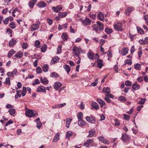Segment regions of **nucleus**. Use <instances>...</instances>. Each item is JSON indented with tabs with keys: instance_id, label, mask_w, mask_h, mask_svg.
<instances>
[{
	"instance_id": "20",
	"label": "nucleus",
	"mask_w": 148,
	"mask_h": 148,
	"mask_svg": "<svg viewBox=\"0 0 148 148\" xmlns=\"http://www.w3.org/2000/svg\"><path fill=\"white\" fill-rule=\"evenodd\" d=\"M91 106L92 107L94 108L96 110H98L99 107L98 104L96 102H93L91 104Z\"/></svg>"
},
{
	"instance_id": "17",
	"label": "nucleus",
	"mask_w": 148,
	"mask_h": 148,
	"mask_svg": "<svg viewBox=\"0 0 148 148\" xmlns=\"http://www.w3.org/2000/svg\"><path fill=\"white\" fill-rule=\"evenodd\" d=\"M140 86L137 84V82H135L133 84L132 88L134 90H136L139 89L140 88Z\"/></svg>"
},
{
	"instance_id": "21",
	"label": "nucleus",
	"mask_w": 148,
	"mask_h": 148,
	"mask_svg": "<svg viewBox=\"0 0 148 148\" xmlns=\"http://www.w3.org/2000/svg\"><path fill=\"white\" fill-rule=\"evenodd\" d=\"M37 0H32L29 2V7L31 8H33V6L35 3H36Z\"/></svg>"
},
{
	"instance_id": "36",
	"label": "nucleus",
	"mask_w": 148,
	"mask_h": 148,
	"mask_svg": "<svg viewBox=\"0 0 148 148\" xmlns=\"http://www.w3.org/2000/svg\"><path fill=\"white\" fill-rule=\"evenodd\" d=\"M133 10L132 8L128 7L125 11V12L126 14L128 15L130 12H131Z\"/></svg>"
},
{
	"instance_id": "44",
	"label": "nucleus",
	"mask_w": 148,
	"mask_h": 148,
	"mask_svg": "<svg viewBox=\"0 0 148 148\" xmlns=\"http://www.w3.org/2000/svg\"><path fill=\"white\" fill-rule=\"evenodd\" d=\"M134 67L136 69L140 70L141 66L140 64L139 63H137L134 65Z\"/></svg>"
},
{
	"instance_id": "14",
	"label": "nucleus",
	"mask_w": 148,
	"mask_h": 148,
	"mask_svg": "<svg viewBox=\"0 0 148 148\" xmlns=\"http://www.w3.org/2000/svg\"><path fill=\"white\" fill-rule=\"evenodd\" d=\"M93 143V140L89 139L87 140L84 143V146L86 147H89V145Z\"/></svg>"
},
{
	"instance_id": "58",
	"label": "nucleus",
	"mask_w": 148,
	"mask_h": 148,
	"mask_svg": "<svg viewBox=\"0 0 148 148\" xmlns=\"http://www.w3.org/2000/svg\"><path fill=\"white\" fill-rule=\"evenodd\" d=\"M9 26L12 29H14L16 27L15 24L13 22H11L9 24Z\"/></svg>"
},
{
	"instance_id": "2",
	"label": "nucleus",
	"mask_w": 148,
	"mask_h": 148,
	"mask_svg": "<svg viewBox=\"0 0 148 148\" xmlns=\"http://www.w3.org/2000/svg\"><path fill=\"white\" fill-rule=\"evenodd\" d=\"M25 115L29 117H33L34 113V111L32 110H29L28 109H25Z\"/></svg>"
},
{
	"instance_id": "37",
	"label": "nucleus",
	"mask_w": 148,
	"mask_h": 148,
	"mask_svg": "<svg viewBox=\"0 0 148 148\" xmlns=\"http://www.w3.org/2000/svg\"><path fill=\"white\" fill-rule=\"evenodd\" d=\"M49 69V66L46 64L44 65L43 66V70L44 72H46L48 71Z\"/></svg>"
},
{
	"instance_id": "28",
	"label": "nucleus",
	"mask_w": 148,
	"mask_h": 148,
	"mask_svg": "<svg viewBox=\"0 0 148 148\" xmlns=\"http://www.w3.org/2000/svg\"><path fill=\"white\" fill-rule=\"evenodd\" d=\"M63 68L66 71L67 73L69 74L71 70L70 67L69 65H66L63 66Z\"/></svg>"
},
{
	"instance_id": "30",
	"label": "nucleus",
	"mask_w": 148,
	"mask_h": 148,
	"mask_svg": "<svg viewBox=\"0 0 148 148\" xmlns=\"http://www.w3.org/2000/svg\"><path fill=\"white\" fill-rule=\"evenodd\" d=\"M86 122H85L82 119L78 120V124L80 126H83L86 125Z\"/></svg>"
},
{
	"instance_id": "40",
	"label": "nucleus",
	"mask_w": 148,
	"mask_h": 148,
	"mask_svg": "<svg viewBox=\"0 0 148 148\" xmlns=\"http://www.w3.org/2000/svg\"><path fill=\"white\" fill-rule=\"evenodd\" d=\"M50 76L51 77H57L59 76V75L57 73L53 72L51 73Z\"/></svg>"
},
{
	"instance_id": "27",
	"label": "nucleus",
	"mask_w": 148,
	"mask_h": 148,
	"mask_svg": "<svg viewBox=\"0 0 148 148\" xmlns=\"http://www.w3.org/2000/svg\"><path fill=\"white\" fill-rule=\"evenodd\" d=\"M23 56V53L22 52H18L16 54L14 55V56L18 58H21Z\"/></svg>"
},
{
	"instance_id": "47",
	"label": "nucleus",
	"mask_w": 148,
	"mask_h": 148,
	"mask_svg": "<svg viewBox=\"0 0 148 148\" xmlns=\"http://www.w3.org/2000/svg\"><path fill=\"white\" fill-rule=\"evenodd\" d=\"M106 32L108 34H110L112 32V30L108 28H106L105 29Z\"/></svg>"
},
{
	"instance_id": "33",
	"label": "nucleus",
	"mask_w": 148,
	"mask_h": 148,
	"mask_svg": "<svg viewBox=\"0 0 148 148\" xmlns=\"http://www.w3.org/2000/svg\"><path fill=\"white\" fill-rule=\"evenodd\" d=\"M98 25L99 26V29L100 30H102L103 29L104 27L103 24L99 21H97V22Z\"/></svg>"
},
{
	"instance_id": "51",
	"label": "nucleus",
	"mask_w": 148,
	"mask_h": 148,
	"mask_svg": "<svg viewBox=\"0 0 148 148\" xmlns=\"http://www.w3.org/2000/svg\"><path fill=\"white\" fill-rule=\"evenodd\" d=\"M47 49V46L46 45H44L41 48V51L42 52H45Z\"/></svg>"
},
{
	"instance_id": "16",
	"label": "nucleus",
	"mask_w": 148,
	"mask_h": 148,
	"mask_svg": "<svg viewBox=\"0 0 148 148\" xmlns=\"http://www.w3.org/2000/svg\"><path fill=\"white\" fill-rule=\"evenodd\" d=\"M97 17L100 21H103L104 16L103 14L101 12H99L97 15Z\"/></svg>"
},
{
	"instance_id": "45",
	"label": "nucleus",
	"mask_w": 148,
	"mask_h": 148,
	"mask_svg": "<svg viewBox=\"0 0 148 148\" xmlns=\"http://www.w3.org/2000/svg\"><path fill=\"white\" fill-rule=\"evenodd\" d=\"M92 27L93 28V30H95L96 32H97L98 29V25L97 24L93 25L92 26Z\"/></svg>"
},
{
	"instance_id": "22",
	"label": "nucleus",
	"mask_w": 148,
	"mask_h": 148,
	"mask_svg": "<svg viewBox=\"0 0 148 148\" xmlns=\"http://www.w3.org/2000/svg\"><path fill=\"white\" fill-rule=\"evenodd\" d=\"M40 80L41 82L43 84L46 85L48 83V81L46 77L43 78L42 77H41L40 78Z\"/></svg>"
},
{
	"instance_id": "6",
	"label": "nucleus",
	"mask_w": 148,
	"mask_h": 148,
	"mask_svg": "<svg viewBox=\"0 0 148 148\" xmlns=\"http://www.w3.org/2000/svg\"><path fill=\"white\" fill-rule=\"evenodd\" d=\"M91 20L89 18H86L85 19L82 21L83 24L85 26L89 25L90 24Z\"/></svg>"
},
{
	"instance_id": "46",
	"label": "nucleus",
	"mask_w": 148,
	"mask_h": 148,
	"mask_svg": "<svg viewBox=\"0 0 148 148\" xmlns=\"http://www.w3.org/2000/svg\"><path fill=\"white\" fill-rule=\"evenodd\" d=\"M4 83L5 84L10 85V79L9 77H8L6 78L5 81L4 82Z\"/></svg>"
},
{
	"instance_id": "8",
	"label": "nucleus",
	"mask_w": 148,
	"mask_h": 148,
	"mask_svg": "<svg viewBox=\"0 0 148 148\" xmlns=\"http://www.w3.org/2000/svg\"><path fill=\"white\" fill-rule=\"evenodd\" d=\"M36 91L37 92H45L46 90L45 88L43 86H40L38 87Z\"/></svg>"
},
{
	"instance_id": "63",
	"label": "nucleus",
	"mask_w": 148,
	"mask_h": 148,
	"mask_svg": "<svg viewBox=\"0 0 148 148\" xmlns=\"http://www.w3.org/2000/svg\"><path fill=\"white\" fill-rule=\"evenodd\" d=\"M47 23H48V24L50 25H52L53 23V20L51 19H49L48 18H47Z\"/></svg>"
},
{
	"instance_id": "49",
	"label": "nucleus",
	"mask_w": 148,
	"mask_h": 148,
	"mask_svg": "<svg viewBox=\"0 0 148 148\" xmlns=\"http://www.w3.org/2000/svg\"><path fill=\"white\" fill-rule=\"evenodd\" d=\"M20 10L17 8H15L13 10L12 12V15L13 16L15 17V15L14 14L15 13L17 12H20Z\"/></svg>"
},
{
	"instance_id": "50",
	"label": "nucleus",
	"mask_w": 148,
	"mask_h": 148,
	"mask_svg": "<svg viewBox=\"0 0 148 148\" xmlns=\"http://www.w3.org/2000/svg\"><path fill=\"white\" fill-rule=\"evenodd\" d=\"M28 44L27 42H23L22 45L21 47L23 49H26L28 47Z\"/></svg>"
},
{
	"instance_id": "4",
	"label": "nucleus",
	"mask_w": 148,
	"mask_h": 148,
	"mask_svg": "<svg viewBox=\"0 0 148 148\" xmlns=\"http://www.w3.org/2000/svg\"><path fill=\"white\" fill-rule=\"evenodd\" d=\"M85 119L86 121L89 123L92 124H94L95 123V118L92 115H90V116H87Z\"/></svg>"
},
{
	"instance_id": "11",
	"label": "nucleus",
	"mask_w": 148,
	"mask_h": 148,
	"mask_svg": "<svg viewBox=\"0 0 148 148\" xmlns=\"http://www.w3.org/2000/svg\"><path fill=\"white\" fill-rule=\"evenodd\" d=\"M121 139L123 141L127 142L130 140V138L128 135L125 134H123L122 135Z\"/></svg>"
},
{
	"instance_id": "31",
	"label": "nucleus",
	"mask_w": 148,
	"mask_h": 148,
	"mask_svg": "<svg viewBox=\"0 0 148 148\" xmlns=\"http://www.w3.org/2000/svg\"><path fill=\"white\" fill-rule=\"evenodd\" d=\"M72 119L70 118H67L66 119V125L67 128L69 127L70 124L72 121Z\"/></svg>"
},
{
	"instance_id": "3",
	"label": "nucleus",
	"mask_w": 148,
	"mask_h": 148,
	"mask_svg": "<svg viewBox=\"0 0 148 148\" xmlns=\"http://www.w3.org/2000/svg\"><path fill=\"white\" fill-rule=\"evenodd\" d=\"M122 26L123 24L122 23H119L114 25V27L116 30L122 31L123 30L122 28Z\"/></svg>"
},
{
	"instance_id": "1",
	"label": "nucleus",
	"mask_w": 148,
	"mask_h": 148,
	"mask_svg": "<svg viewBox=\"0 0 148 148\" xmlns=\"http://www.w3.org/2000/svg\"><path fill=\"white\" fill-rule=\"evenodd\" d=\"M16 94L18 97H20L22 95V97L25 96L27 92V88L25 87H23L22 90H18L16 91Z\"/></svg>"
},
{
	"instance_id": "42",
	"label": "nucleus",
	"mask_w": 148,
	"mask_h": 148,
	"mask_svg": "<svg viewBox=\"0 0 148 148\" xmlns=\"http://www.w3.org/2000/svg\"><path fill=\"white\" fill-rule=\"evenodd\" d=\"M11 115H13L15 112V109H14L10 108L9 109L8 111Z\"/></svg>"
},
{
	"instance_id": "55",
	"label": "nucleus",
	"mask_w": 148,
	"mask_h": 148,
	"mask_svg": "<svg viewBox=\"0 0 148 148\" xmlns=\"http://www.w3.org/2000/svg\"><path fill=\"white\" fill-rule=\"evenodd\" d=\"M90 18L93 20H95L96 18V14H89Z\"/></svg>"
},
{
	"instance_id": "9",
	"label": "nucleus",
	"mask_w": 148,
	"mask_h": 148,
	"mask_svg": "<svg viewBox=\"0 0 148 148\" xmlns=\"http://www.w3.org/2000/svg\"><path fill=\"white\" fill-rule=\"evenodd\" d=\"M99 139L100 141H101L105 144L108 145L109 144V142L103 137L99 136Z\"/></svg>"
},
{
	"instance_id": "52",
	"label": "nucleus",
	"mask_w": 148,
	"mask_h": 148,
	"mask_svg": "<svg viewBox=\"0 0 148 148\" xmlns=\"http://www.w3.org/2000/svg\"><path fill=\"white\" fill-rule=\"evenodd\" d=\"M132 82L129 80H127L125 81V84L127 86H131L132 85Z\"/></svg>"
},
{
	"instance_id": "41",
	"label": "nucleus",
	"mask_w": 148,
	"mask_h": 148,
	"mask_svg": "<svg viewBox=\"0 0 148 148\" xmlns=\"http://www.w3.org/2000/svg\"><path fill=\"white\" fill-rule=\"evenodd\" d=\"M77 117L78 120L82 119L83 114L82 113L80 112L78 114Z\"/></svg>"
},
{
	"instance_id": "48",
	"label": "nucleus",
	"mask_w": 148,
	"mask_h": 148,
	"mask_svg": "<svg viewBox=\"0 0 148 148\" xmlns=\"http://www.w3.org/2000/svg\"><path fill=\"white\" fill-rule=\"evenodd\" d=\"M72 135V133L71 131H69L67 132L66 134V137L67 138H69Z\"/></svg>"
},
{
	"instance_id": "13",
	"label": "nucleus",
	"mask_w": 148,
	"mask_h": 148,
	"mask_svg": "<svg viewBox=\"0 0 148 148\" xmlns=\"http://www.w3.org/2000/svg\"><path fill=\"white\" fill-rule=\"evenodd\" d=\"M62 85V84L61 82H57L55 83L53 87L54 89H55L56 90H58L59 88Z\"/></svg>"
},
{
	"instance_id": "18",
	"label": "nucleus",
	"mask_w": 148,
	"mask_h": 148,
	"mask_svg": "<svg viewBox=\"0 0 148 148\" xmlns=\"http://www.w3.org/2000/svg\"><path fill=\"white\" fill-rule=\"evenodd\" d=\"M97 66L99 68H101L104 65L102 60L101 59H99L97 61Z\"/></svg>"
},
{
	"instance_id": "62",
	"label": "nucleus",
	"mask_w": 148,
	"mask_h": 148,
	"mask_svg": "<svg viewBox=\"0 0 148 148\" xmlns=\"http://www.w3.org/2000/svg\"><path fill=\"white\" fill-rule=\"evenodd\" d=\"M104 99L107 102L110 103L111 102V100L108 97V96L106 95L105 96Z\"/></svg>"
},
{
	"instance_id": "7",
	"label": "nucleus",
	"mask_w": 148,
	"mask_h": 148,
	"mask_svg": "<svg viewBox=\"0 0 148 148\" xmlns=\"http://www.w3.org/2000/svg\"><path fill=\"white\" fill-rule=\"evenodd\" d=\"M73 51L74 52V55L77 57H79L80 54L79 50L76 47H74L73 48Z\"/></svg>"
},
{
	"instance_id": "64",
	"label": "nucleus",
	"mask_w": 148,
	"mask_h": 148,
	"mask_svg": "<svg viewBox=\"0 0 148 148\" xmlns=\"http://www.w3.org/2000/svg\"><path fill=\"white\" fill-rule=\"evenodd\" d=\"M98 82L97 79H96L95 82H93L91 84V86H95L97 85Z\"/></svg>"
},
{
	"instance_id": "34",
	"label": "nucleus",
	"mask_w": 148,
	"mask_h": 148,
	"mask_svg": "<svg viewBox=\"0 0 148 148\" xmlns=\"http://www.w3.org/2000/svg\"><path fill=\"white\" fill-rule=\"evenodd\" d=\"M103 90L104 92L106 93L107 94L110 93L111 92L110 90L108 87H106V88L104 87L103 88Z\"/></svg>"
},
{
	"instance_id": "10",
	"label": "nucleus",
	"mask_w": 148,
	"mask_h": 148,
	"mask_svg": "<svg viewBox=\"0 0 148 148\" xmlns=\"http://www.w3.org/2000/svg\"><path fill=\"white\" fill-rule=\"evenodd\" d=\"M59 58L57 56L54 57L51 60L50 64L53 65L57 63L59 61Z\"/></svg>"
},
{
	"instance_id": "53",
	"label": "nucleus",
	"mask_w": 148,
	"mask_h": 148,
	"mask_svg": "<svg viewBox=\"0 0 148 148\" xmlns=\"http://www.w3.org/2000/svg\"><path fill=\"white\" fill-rule=\"evenodd\" d=\"M38 6L40 7L43 8L46 6V4L44 2H40L39 3Z\"/></svg>"
},
{
	"instance_id": "24",
	"label": "nucleus",
	"mask_w": 148,
	"mask_h": 148,
	"mask_svg": "<svg viewBox=\"0 0 148 148\" xmlns=\"http://www.w3.org/2000/svg\"><path fill=\"white\" fill-rule=\"evenodd\" d=\"M89 135L88 136V137L89 138L93 136L95 134V131L94 130L92 129L88 131Z\"/></svg>"
},
{
	"instance_id": "35",
	"label": "nucleus",
	"mask_w": 148,
	"mask_h": 148,
	"mask_svg": "<svg viewBox=\"0 0 148 148\" xmlns=\"http://www.w3.org/2000/svg\"><path fill=\"white\" fill-rule=\"evenodd\" d=\"M67 14L66 12H61L59 14V16L61 18H63L65 17Z\"/></svg>"
},
{
	"instance_id": "32",
	"label": "nucleus",
	"mask_w": 148,
	"mask_h": 148,
	"mask_svg": "<svg viewBox=\"0 0 148 148\" xmlns=\"http://www.w3.org/2000/svg\"><path fill=\"white\" fill-rule=\"evenodd\" d=\"M128 48H123V51L121 52V54L123 56H125L128 53Z\"/></svg>"
},
{
	"instance_id": "38",
	"label": "nucleus",
	"mask_w": 148,
	"mask_h": 148,
	"mask_svg": "<svg viewBox=\"0 0 148 148\" xmlns=\"http://www.w3.org/2000/svg\"><path fill=\"white\" fill-rule=\"evenodd\" d=\"M132 63V61L131 59H127L125 61V63L124 65H126L127 64L129 65H131Z\"/></svg>"
},
{
	"instance_id": "59",
	"label": "nucleus",
	"mask_w": 148,
	"mask_h": 148,
	"mask_svg": "<svg viewBox=\"0 0 148 148\" xmlns=\"http://www.w3.org/2000/svg\"><path fill=\"white\" fill-rule=\"evenodd\" d=\"M115 122L114 125L116 126H118L120 125V123L118 119H114Z\"/></svg>"
},
{
	"instance_id": "5",
	"label": "nucleus",
	"mask_w": 148,
	"mask_h": 148,
	"mask_svg": "<svg viewBox=\"0 0 148 148\" xmlns=\"http://www.w3.org/2000/svg\"><path fill=\"white\" fill-rule=\"evenodd\" d=\"M40 25V22L38 21L37 23L32 25L31 28V30L32 31L36 30L38 29Z\"/></svg>"
},
{
	"instance_id": "39",
	"label": "nucleus",
	"mask_w": 148,
	"mask_h": 148,
	"mask_svg": "<svg viewBox=\"0 0 148 148\" xmlns=\"http://www.w3.org/2000/svg\"><path fill=\"white\" fill-rule=\"evenodd\" d=\"M137 29L138 33L141 34H143L144 33V32L143 30L139 27H137Z\"/></svg>"
},
{
	"instance_id": "43",
	"label": "nucleus",
	"mask_w": 148,
	"mask_h": 148,
	"mask_svg": "<svg viewBox=\"0 0 148 148\" xmlns=\"http://www.w3.org/2000/svg\"><path fill=\"white\" fill-rule=\"evenodd\" d=\"M118 100L120 101L123 102L125 101H126V99L125 97L123 96H121L119 97Z\"/></svg>"
},
{
	"instance_id": "19",
	"label": "nucleus",
	"mask_w": 148,
	"mask_h": 148,
	"mask_svg": "<svg viewBox=\"0 0 148 148\" xmlns=\"http://www.w3.org/2000/svg\"><path fill=\"white\" fill-rule=\"evenodd\" d=\"M60 133L58 132L54 136L53 140V141L54 142H56L59 140V138Z\"/></svg>"
},
{
	"instance_id": "29",
	"label": "nucleus",
	"mask_w": 148,
	"mask_h": 148,
	"mask_svg": "<svg viewBox=\"0 0 148 148\" xmlns=\"http://www.w3.org/2000/svg\"><path fill=\"white\" fill-rule=\"evenodd\" d=\"M97 101L101 105V107H102L103 106L106 104L105 102L102 100L100 99H97Z\"/></svg>"
},
{
	"instance_id": "15",
	"label": "nucleus",
	"mask_w": 148,
	"mask_h": 148,
	"mask_svg": "<svg viewBox=\"0 0 148 148\" xmlns=\"http://www.w3.org/2000/svg\"><path fill=\"white\" fill-rule=\"evenodd\" d=\"M62 8V7L61 5L58 6L56 7H53L52 8V9L56 12H59V11H60Z\"/></svg>"
},
{
	"instance_id": "60",
	"label": "nucleus",
	"mask_w": 148,
	"mask_h": 148,
	"mask_svg": "<svg viewBox=\"0 0 148 148\" xmlns=\"http://www.w3.org/2000/svg\"><path fill=\"white\" fill-rule=\"evenodd\" d=\"M40 44V42L39 40H36L35 41V46L36 47H37V48L39 46V45Z\"/></svg>"
},
{
	"instance_id": "25",
	"label": "nucleus",
	"mask_w": 148,
	"mask_h": 148,
	"mask_svg": "<svg viewBox=\"0 0 148 148\" xmlns=\"http://www.w3.org/2000/svg\"><path fill=\"white\" fill-rule=\"evenodd\" d=\"M62 39L64 41H67L68 39V35L66 33H63L61 35Z\"/></svg>"
},
{
	"instance_id": "57",
	"label": "nucleus",
	"mask_w": 148,
	"mask_h": 148,
	"mask_svg": "<svg viewBox=\"0 0 148 148\" xmlns=\"http://www.w3.org/2000/svg\"><path fill=\"white\" fill-rule=\"evenodd\" d=\"M42 69L41 68L38 66L37 67L36 69V71L37 73H40L42 72Z\"/></svg>"
},
{
	"instance_id": "26",
	"label": "nucleus",
	"mask_w": 148,
	"mask_h": 148,
	"mask_svg": "<svg viewBox=\"0 0 148 148\" xmlns=\"http://www.w3.org/2000/svg\"><path fill=\"white\" fill-rule=\"evenodd\" d=\"M15 52L16 51L13 49H11L8 53V57L9 58H10Z\"/></svg>"
},
{
	"instance_id": "54",
	"label": "nucleus",
	"mask_w": 148,
	"mask_h": 148,
	"mask_svg": "<svg viewBox=\"0 0 148 148\" xmlns=\"http://www.w3.org/2000/svg\"><path fill=\"white\" fill-rule=\"evenodd\" d=\"M145 99L141 98V100L138 102V103L139 104H143L145 103Z\"/></svg>"
},
{
	"instance_id": "61",
	"label": "nucleus",
	"mask_w": 148,
	"mask_h": 148,
	"mask_svg": "<svg viewBox=\"0 0 148 148\" xmlns=\"http://www.w3.org/2000/svg\"><path fill=\"white\" fill-rule=\"evenodd\" d=\"M123 116L124 118L125 119L127 120H129L130 117V116L125 114H124Z\"/></svg>"
},
{
	"instance_id": "12",
	"label": "nucleus",
	"mask_w": 148,
	"mask_h": 148,
	"mask_svg": "<svg viewBox=\"0 0 148 148\" xmlns=\"http://www.w3.org/2000/svg\"><path fill=\"white\" fill-rule=\"evenodd\" d=\"M17 43V41L14 39L12 38L9 41V46L10 47H13Z\"/></svg>"
},
{
	"instance_id": "56",
	"label": "nucleus",
	"mask_w": 148,
	"mask_h": 148,
	"mask_svg": "<svg viewBox=\"0 0 148 148\" xmlns=\"http://www.w3.org/2000/svg\"><path fill=\"white\" fill-rule=\"evenodd\" d=\"M62 48V45H60L58 46V47L57 49V54H59L61 52Z\"/></svg>"
},
{
	"instance_id": "23",
	"label": "nucleus",
	"mask_w": 148,
	"mask_h": 148,
	"mask_svg": "<svg viewBox=\"0 0 148 148\" xmlns=\"http://www.w3.org/2000/svg\"><path fill=\"white\" fill-rule=\"evenodd\" d=\"M87 56L91 60L94 59V54L91 51H90L87 53Z\"/></svg>"
}]
</instances>
